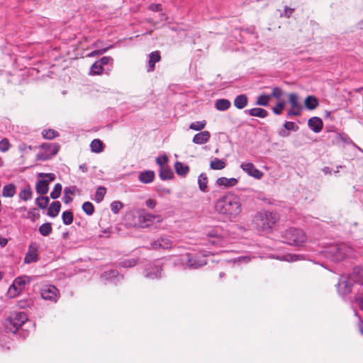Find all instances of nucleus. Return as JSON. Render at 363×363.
I'll return each instance as SVG.
<instances>
[{
  "mask_svg": "<svg viewBox=\"0 0 363 363\" xmlns=\"http://www.w3.org/2000/svg\"><path fill=\"white\" fill-rule=\"evenodd\" d=\"M215 210L225 220L232 221L241 213L242 205L238 196L227 194L216 201Z\"/></svg>",
  "mask_w": 363,
  "mask_h": 363,
  "instance_id": "obj_1",
  "label": "nucleus"
},
{
  "mask_svg": "<svg viewBox=\"0 0 363 363\" xmlns=\"http://www.w3.org/2000/svg\"><path fill=\"white\" fill-rule=\"evenodd\" d=\"M352 248L345 242H337L325 246L322 251L323 256L333 262H340L352 253Z\"/></svg>",
  "mask_w": 363,
  "mask_h": 363,
  "instance_id": "obj_2",
  "label": "nucleus"
},
{
  "mask_svg": "<svg viewBox=\"0 0 363 363\" xmlns=\"http://www.w3.org/2000/svg\"><path fill=\"white\" fill-rule=\"evenodd\" d=\"M279 216L276 212L260 211L254 218V223L262 230L272 228L279 220Z\"/></svg>",
  "mask_w": 363,
  "mask_h": 363,
  "instance_id": "obj_3",
  "label": "nucleus"
},
{
  "mask_svg": "<svg viewBox=\"0 0 363 363\" xmlns=\"http://www.w3.org/2000/svg\"><path fill=\"white\" fill-rule=\"evenodd\" d=\"M306 240L304 232L298 228H291L281 235V241L289 245L299 246Z\"/></svg>",
  "mask_w": 363,
  "mask_h": 363,
  "instance_id": "obj_4",
  "label": "nucleus"
},
{
  "mask_svg": "<svg viewBox=\"0 0 363 363\" xmlns=\"http://www.w3.org/2000/svg\"><path fill=\"white\" fill-rule=\"evenodd\" d=\"M40 148L44 152L37 154L36 158L40 161H45L55 156L58 152L60 147L56 143H45L40 146Z\"/></svg>",
  "mask_w": 363,
  "mask_h": 363,
  "instance_id": "obj_5",
  "label": "nucleus"
},
{
  "mask_svg": "<svg viewBox=\"0 0 363 363\" xmlns=\"http://www.w3.org/2000/svg\"><path fill=\"white\" fill-rule=\"evenodd\" d=\"M57 289L52 285L43 286L40 290L42 298L56 302L57 299Z\"/></svg>",
  "mask_w": 363,
  "mask_h": 363,
  "instance_id": "obj_6",
  "label": "nucleus"
},
{
  "mask_svg": "<svg viewBox=\"0 0 363 363\" xmlns=\"http://www.w3.org/2000/svg\"><path fill=\"white\" fill-rule=\"evenodd\" d=\"M172 246L173 242L167 236H162L150 243V249L152 250H168L172 248Z\"/></svg>",
  "mask_w": 363,
  "mask_h": 363,
  "instance_id": "obj_7",
  "label": "nucleus"
},
{
  "mask_svg": "<svg viewBox=\"0 0 363 363\" xmlns=\"http://www.w3.org/2000/svg\"><path fill=\"white\" fill-rule=\"evenodd\" d=\"M352 284L350 277L341 276L337 284V291L341 295L349 294L352 290Z\"/></svg>",
  "mask_w": 363,
  "mask_h": 363,
  "instance_id": "obj_8",
  "label": "nucleus"
},
{
  "mask_svg": "<svg viewBox=\"0 0 363 363\" xmlns=\"http://www.w3.org/2000/svg\"><path fill=\"white\" fill-rule=\"evenodd\" d=\"M186 264L191 269H198L205 264H206V259L203 255L201 258H199L197 256L192 254H187Z\"/></svg>",
  "mask_w": 363,
  "mask_h": 363,
  "instance_id": "obj_9",
  "label": "nucleus"
},
{
  "mask_svg": "<svg viewBox=\"0 0 363 363\" xmlns=\"http://www.w3.org/2000/svg\"><path fill=\"white\" fill-rule=\"evenodd\" d=\"M206 235L208 238L213 239L209 240L211 245H220L223 242L222 230L220 228H214L209 230L206 233Z\"/></svg>",
  "mask_w": 363,
  "mask_h": 363,
  "instance_id": "obj_10",
  "label": "nucleus"
},
{
  "mask_svg": "<svg viewBox=\"0 0 363 363\" xmlns=\"http://www.w3.org/2000/svg\"><path fill=\"white\" fill-rule=\"evenodd\" d=\"M38 260V247L36 244H30L25 256L24 262L30 264Z\"/></svg>",
  "mask_w": 363,
  "mask_h": 363,
  "instance_id": "obj_11",
  "label": "nucleus"
},
{
  "mask_svg": "<svg viewBox=\"0 0 363 363\" xmlns=\"http://www.w3.org/2000/svg\"><path fill=\"white\" fill-rule=\"evenodd\" d=\"M158 216L152 215L145 212H143L140 214L139 222L142 228H146L150 226Z\"/></svg>",
  "mask_w": 363,
  "mask_h": 363,
  "instance_id": "obj_12",
  "label": "nucleus"
},
{
  "mask_svg": "<svg viewBox=\"0 0 363 363\" xmlns=\"http://www.w3.org/2000/svg\"><path fill=\"white\" fill-rule=\"evenodd\" d=\"M309 128L315 133H320L323 126L322 120L319 117H312L308 121Z\"/></svg>",
  "mask_w": 363,
  "mask_h": 363,
  "instance_id": "obj_13",
  "label": "nucleus"
},
{
  "mask_svg": "<svg viewBox=\"0 0 363 363\" xmlns=\"http://www.w3.org/2000/svg\"><path fill=\"white\" fill-rule=\"evenodd\" d=\"M28 320L27 314L24 312H18L11 318V322L16 330H18Z\"/></svg>",
  "mask_w": 363,
  "mask_h": 363,
  "instance_id": "obj_14",
  "label": "nucleus"
},
{
  "mask_svg": "<svg viewBox=\"0 0 363 363\" xmlns=\"http://www.w3.org/2000/svg\"><path fill=\"white\" fill-rule=\"evenodd\" d=\"M211 138V134L208 131L205 130L196 134L193 138V143L197 145H203L206 143Z\"/></svg>",
  "mask_w": 363,
  "mask_h": 363,
  "instance_id": "obj_15",
  "label": "nucleus"
},
{
  "mask_svg": "<svg viewBox=\"0 0 363 363\" xmlns=\"http://www.w3.org/2000/svg\"><path fill=\"white\" fill-rule=\"evenodd\" d=\"M161 56L159 51H154L149 55L147 72H153L155 68V64L160 61Z\"/></svg>",
  "mask_w": 363,
  "mask_h": 363,
  "instance_id": "obj_16",
  "label": "nucleus"
},
{
  "mask_svg": "<svg viewBox=\"0 0 363 363\" xmlns=\"http://www.w3.org/2000/svg\"><path fill=\"white\" fill-rule=\"evenodd\" d=\"M161 267L159 264H154L146 270L145 277L152 279L161 277Z\"/></svg>",
  "mask_w": 363,
  "mask_h": 363,
  "instance_id": "obj_17",
  "label": "nucleus"
},
{
  "mask_svg": "<svg viewBox=\"0 0 363 363\" xmlns=\"http://www.w3.org/2000/svg\"><path fill=\"white\" fill-rule=\"evenodd\" d=\"M155 172L152 170H147L139 174L138 179L143 184H149L154 180Z\"/></svg>",
  "mask_w": 363,
  "mask_h": 363,
  "instance_id": "obj_18",
  "label": "nucleus"
},
{
  "mask_svg": "<svg viewBox=\"0 0 363 363\" xmlns=\"http://www.w3.org/2000/svg\"><path fill=\"white\" fill-rule=\"evenodd\" d=\"M238 179L235 178L220 177L216 180V184L220 186L232 187L237 184Z\"/></svg>",
  "mask_w": 363,
  "mask_h": 363,
  "instance_id": "obj_19",
  "label": "nucleus"
},
{
  "mask_svg": "<svg viewBox=\"0 0 363 363\" xmlns=\"http://www.w3.org/2000/svg\"><path fill=\"white\" fill-rule=\"evenodd\" d=\"M36 191L40 195H45L48 193L49 190V184L48 181L42 179L38 181L36 183Z\"/></svg>",
  "mask_w": 363,
  "mask_h": 363,
  "instance_id": "obj_20",
  "label": "nucleus"
},
{
  "mask_svg": "<svg viewBox=\"0 0 363 363\" xmlns=\"http://www.w3.org/2000/svg\"><path fill=\"white\" fill-rule=\"evenodd\" d=\"M174 169L176 173L182 177H185L189 172L188 165L184 164L181 162H176L174 164Z\"/></svg>",
  "mask_w": 363,
  "mask_h": 363,
  "instance_id": "obj_21",
  "label": "nucleus"
},
{
  "mask_svg": "<svg viewBox=\"0 0 363 363\" xmlns=\"http://www.w3.org/2000/svg\"><path fill=\"white\" fill-rule=\"evenodd\" d=\"M231 103L228 99H220L215 101V107L217 110L223 111L228 110L230 107Z\"/></svg>",
  "mask_w": 363,
  "mask_h": 363,
  "instance_id": "obj_22",
  "label": "nucleus"
},
{
  "mask_svg": "<svg viewBox=\"0 0 363 363\" xmlns=\"http://www.w3.org/2000/svg\"><path fill=\"white\" fill-rule=\"evenodd\" d=\"M60 208L61 204L60 201H53L48 208V215L52 218L56 217L60 213Z\"/></svg>",
  "mask_w": 363,
  "mask_h": 363,
  "instance_id": "obj_23",
  "label": "nucleus"
},
{
  "mask_svg": "<svg viewBox=\"0 0 363 363\" xmlns=\"http://www.w3.org/2000/svg\"><path fill=\"white\" fill-rule=\"evenodd\" d=\"M300 255L295 254H286L279 256H272L273 258L279 259L280 261L293 262L300 259Z\"/></svg>",
  "mask_w": 363,
  "mask_h": 363,
  "instance_id": "obj_24",
  "label": "nucleus"
},
{
  "mask_svg": "<svg viewBox=\"0 0 363 363\" xmlns=\"http://www.w3.org/2000/svg\"><path fill=\"white\" fill-rule=\"evenodd\" d=\"M247 102L248 99L247 96L245 94H240L235 99L234 106L238 109H242L247 106Z\"/></svg>",
  "mask_w": 363,
  "mask_h": 363,
  "instance_id": "obj_25",
  "label": "nucleus"
},
{
  "mask_svg": "<svg viewBox=\"0 0 363 363\" xmlns=\"http://www.w3.org/2000/svg\"><path fill=\"white\" fill-rule=\"evenodd\" d=\"M16 188L13 184H9L4 186L2 196L4 197H13L16 194Z\"/></svg>",
  "mask_w": 363,
  "mask_h": 363,
  "instance_id": "obj_26",
  "label": "nucleus"
},
{
  "mask_svg": "<svg viewBox=\"0 0 363 363\" xmlns=\"http://www.w3.org/2000/svg\"><path fill=\"white\" fill-rule=\"evenodd\" d=\"M160 177L162 180L170 179L173 177L174 173L169 167H162L160 169Z\"/></svg>",
  "mask_w": 363,
  "mask_h": 363,
  "instance_id": "obj_27",
  "label": "nucleus"
},
{
  "mask_svg": "<svg viewBox=\"0 0 363 363\" xmlns=\"http://www.w3.org/2000/svg\"><path fill=\"white\" fill-rule=\"evenodd\" d=\"M305 106L309 110L315 109L318 105V99L313 96H308L304 101Z\"/></svg>",
  "mask_w": 363,
  "mask_h": 363,
  "instance_id": "obj_28",
  "label": "nucleus"
},
{
  "mask_svg": "<svg viewBox=\"0 0 363 363\" xmlns=\"http://www.w3.org/2000/svg\"><path fill=\"white\" fill-rule=\"evenodd\" d=\"M208 184V178L206 174L204 173H201L198 177V184L199 186V189L203 192H206Z\"/></svg>",
  "mask_w": 363,
  "mask_h": 363,
  "instance_id": "obj_29",
  "label": "nucleus"
},
{
  "mask_svg": "<svg viewBox=\"0 0 363 363\" xmlns=\"http://www.w3.org/2000/svg\"><path fill=\"white\" fill-rule=\"evenodd\" d=\"M210 167L213 169L220 170L225 168V162L222 160L214 158L211 160Z\"/></svg>",
  "mask_w": 363,
  "mask_h": 363,
  "instance_id": "obj_30",
  "label": "nucleus"
},
{
  "mask_svg": "<svg viewBox=\"0 0 363 363\" xmlns=\"http://www.w3.org/2000/svg\"><path fill=\"white\" fill-rule=\"evenodd\" d=\"M90 147L93 152L99 153L102 152L104 145L103 143L99 139H94L91 143Z\"/></svg>",
  "mask_w": 363,
  "mask_h": 363,
  "instance_id": "obj_31",
  "label": "nucleus"
},
{
  "mask_svg": "<svg viewBox=\"0 0 363 363\" xmlns=\"http://www.w3.org/2000/svg\"><path fill=\"white\" fill-rule=\"evenodd\" d=\"M52 231V228L50 223H43L39 227V233L43 236H48L50 234H51Z\"/></svg>",
  "mask_w": 363,
  "mask_h": 363,
  "instance_id": "obj_32",
  "label": "nucleus"
},
{
  "mask_svg": "<svg viewBox=\"0 0 363 363\" xmlns=\"http://www.w3.org/2000/svg\"><path fill=\"white\" fill-rule=\"evenodd\" d=\"M19 198L25 201L32 199V190L30 186L24 188L19 193Z\"/></svg>",
  "mask_w": 363,
  "mask_h": 363,
  "instance_id": "obj_33",
  "label": "nucleus"
},
{
  "mask_svg": "<svg viewBox=\"0 0 363 363\" xmlns=\"http://www.w3.org/2000/svg\"><path fill=\"white\" fill-rule=\"evenodd\" d=\"M289 102L292 108L303 107L301 104L298 102V95L295 93L289 94Z\"/></svg>",
  "mask_w": 363,
  "mask_h": 363,
  "instance_id": "obj_34",
  "label": "nucleus"
},
{
  "mask_svg": "<svg viewBox=\"0 0 363 363\" xmlns=\"http://www.w3.org/2000/svg\"><path fill=\"white\" fill-rule=\"evenodd\" d=\"M106 194V189L104 186H99L97 188L95 194V201L96 203H100L103 201Z\"/></svg>",
  "mask_w": 363,
  "mask_h": 363,
  "instance_id": "obj_35",
  "label": "nucleus"
},
{
  "mask_svg": "<svg viewBox=\"0 0 363 363\" xmlns=\"http://www.w3.org/2000/svg\"><path fill=\"white\" fill-rule=\"evenodd\" d=\"M118 275L119 274H118V272H116L115 270H110L108 272H105L102 274L101 279H104V281H112L114 279H117Z\"/></svg>",
  "mask_w": 363,
  "mask_h": 363,
  "instance_id": "obj_36",
  "label": "nucleus"
},
{
  "mask_svg": "<svg viewBox=\"0 0 363 363\" xmlns=\"http://www.w3.org/2000/svg\"><path fill=\"white\" fill-rule=\"evenodd\" d=\"M268 114V112L262 108H251V116H257L259 118H265Z\"/></svg>",
  "mask_w": 363,
  "mask_h": 363,
  "instance_id": "obj_37",
  "label": "nucleus"
},
{
  "mask_svg": "<svg viewBox=\"0 0 363 363\" xmlns=\"http://www.w3.org/2000/svg\"><path fill=\"white\" fill-rule=\"evenodd\" d=\"M49 201L48 196H40L35 199V203L39 208L44 209L48 206Z\"/></svg>",
  "mask_w": 363,
  "mask_h": 363,
  "instance_id": "obj_38",
  "label": "nucleus"
},
{
  "mask_svg": "<svg viewBox=\"0 0 363 363\" xmlns=\"http://www.w3.org/2000/svg\"><path fill=\"white\" fill-rule=\"evenodd\" d=\"M104 67L97 61L95 62L91 67L89 74L96 75L102 73Z\"/></svg>",
  "mask_w": 363,
  "mask_h": 363,
  "instance_id": "obj_39",
  "label": "nucleus"
},
{
  "mask_svg": "<svg viewBox=\"0 0 363 363\" xmlns=\"http://www.w3.org/2000/svg\"><path fill=\"white\" fill-rule=\"evenodd\" d=\"M42 135L45 139L52 140L58 136V133L53 129H48L42 131Z\"/></svg>",
  "mask_w": 363,
  "mask_h": 363,
  "instance_id": "obj_40",
  "label": "nucleus"
},
{
  "mask_svg": "<svg viewBox=\"0 0 363 363\" xmlns=\"http://www.w3.org/2000/svg\"><path fill=\"white\" fill-rule=\"evenodd\" d=\"M271 99V96L267 94L260 95L256 101V104L259 106H267Z\"/></svg>",
  "mask_w": 363,
  "mask_h": 363,
  "instance_id": "obj_41",
  "label": "nucleus"
},
{
  "mask_svg": "<svg viewBox=\"0 0 363 363\" xmlns=\"http://www.w3.org/2000/svg\"><path fill=\"white\" fill-rule=\"evenodd\" d=\"M206 125V121H196L190 124L189 128L196 131H200L205 128Z\"/></svg>",
  "mask_w": 363,
  "mask_h": 363,
  "instance_id": "obj_42",
  "label": "nucleus"
},
{
  "mask_svg": "<svg viewBox=\"0 0 363 363\" xmlns=\"http://www.w3.org/2000/svg\"><path fill=\"white\" fill-rule=\"evenodd\" d=\"M82 210L86 215L91 216L94 213V206L91 202L86 201L82 205Z\"/></svg>",
  "mask_w": 363,
  "mask_h": 363,
  "instance_id": "obj_43",
  "label": "nucleus"
},
{
  "mask_svg": "<svg viewBox=\"0 0 363 363\" xmlns=\"http://www.w3.org/2000/svg\"><path fill=\"white\" fill-rule=\"evenodd\" d=\"M62 219L65 225H70L73 221V214L71 211H64L62 215Z\"/></svg>",
  "mask_w": 363,
  "mask_h": 363,
  "instance_id": "obj_44",
  "label": "nucleus"
},
{
  "mask_svg": "<svg viewBox=\"0 0 363 363\" xmlns=\"http://www.w3.org/2000/svg\"><path fill=\"white\" fill-rule=\"evenodd\" d=\"M347 136L343 133H335L332 142L333 144H339L340 142L347 143Z\"/></svg>",
  "mask_w": 363,
  "mask_h": 363,
  "instance_id": "obj_45",
  "label": "nucleus"
},
{
  "mask_svg": "<svg viewBox=\"0 0 363 363\" xmlns=\"http://www.w3.org/2000/svg\"><path fill=\"white\" fill-rule=\"evenodd\" d=\"M62 191V185L59 183L56 184L53 188V190L50 193V197L52 199H58L60 196Z\"/></svg>",
  "mask_w": 363,
  "mask_h": 363,
  "instance_id": "obj_46",
  "label": "nucleus"
},
{
  "mask_svg": "<svg viewBox=\"0 0 363 363\" xmlns=\"http://www.w3.org/2000/svg\"><path fill=\"white\" fill-rule=\"evenodd\" d=\"M303 110V107L298 108H292L288 111L286 116L288 118H291L292 116H299L301 114V111Z\"/></svg>",
  "mask_w": 363,
  "mask_h": 363,
  "instance_id": "obj_47",
  "label": "nucleus"
},
{
  "mask_svg": "<svg viewBox=\"0 0 363 363\" xmlns=\"http://www.w3.org/2000/svg\"><path fill=\"white\" fill-rule=\"evenodd\" d=\"M123 207V204L118 201H113L111 203V210L115 214H117Z\"/></svg>",
  "mask_w": 363,
  "mask_h": 363,
  "instance_id": "obj_48",
  "label": "nucleus"
},
{
  "mask_svg": "<svg viewBox=\"0 0 363 363\" xmlns=\"http://www.w3.org/2000/svg\"><path fill=\"white\" fill-rule=\"evenodd\" d=\"M284 107H285V102L279 101L276 104L275 106H274L272 108V111L275 115H280V114H281Z\"/></svg>",
  "mask_w": 363,
  "mask_h": 363,
  "instance_id": "obj_49",
  "label": "nucleus"
},
{
  "mask_svg": "<svg viewBox=\"0 0 363 363\" xmlns=\"http://www.w3.org/2000/svg\"><path fill=\"white\" fill-rule=\"evenodd\" d=\"M21 291V289H18L17 286H14V285L11 284L8 290L7 295L9 298H14Z\"/></svg>",
  "mask_w": 363,
  "mask_h": 363,
  "instance_id": "obj_50",
  "label": "nucleus"
},
{
  "mask_svg": "<svg viewBox=\"0 0 363 363\" xmlns=\"http://www.w3.org/2000/svg\"><path fill=\"white\" fill-rule=\"evenodd\" d=\"M283 94V90L281 88L276 86L272 89V94L269 96H271V97H274L277 99L280 100L281 99Z\"/></svg>",
  "mask_w": 363,
  "mask_h": 363,
  "instance_id": "obj_51",
  "label": "nucleus"
},
{
  "mask_svg": "<svg viewBox=\"0 0 363 363\" xmlns=\"http://www.w3.org/2000/svg\"><path fill=\"white\" fill-rule=\"evenodd\" d=\"M26 281L23 277H17L14 279L12 285L14 286H17L18 289H21V291L23 289L24 286L26 285Z\"/></svg>",
  "mask_w": 363,
  "mask_h": 363,
  "instance_id": "obj_52",
  "label": "nucleus"
},
{
  "mask_svg": "<svg viewBox=\"0 0 363 363\" xmlns=\"http://www.w3.org/2000/svg\"><path fill=\"white\" fill-rule=\"evenodd\" d=\"M10 148V143L7 138H4L0 141V151L7 152Z\"/></svg>",
  "mask_w": 363,
  "mask_h": 363,
  "instance_id": "obj_53",
  "label": "nucleus"
},
{
  "mask_svg": "<svg viewBox=\"0 0 363 363\" xmlns=\"http://www.w3.org/2000/svg\"><path fill=\"white\" fill-rule=\"evenodd\" d=\"M284 128L286 129L288 131L291 130L296 132L298 130V126L291 121H286L284 124Z\"/></svg>",
  "mask_w": 363,
  "mask_h": 363,
  "instance_id": "obj_54",
  "label": "nucleus"
},
{
  "mask_svg": "<svg viewBox=\"0 0 363 363\" xmlns=\"http://www.w3.org/2000/svg\"><path fill=\"white\" fill-rule=\"evenodd\" d=\"M156 162L160 167V168L166 167H167V164L168 162V157L166 155L157 157L156 158Z\"/></svg>",
  "mask_w": 363,
  "mask_h": 363,
  "instance_id": "obj_55",
  "label": "nucleus"
},
{
  "mask_svg": "<svg viewBox=\"0 0 363 363\" xmlns=\"http://www.w3.org/2000/svg\"><path fill=\"white\" fill-rule=\"evenodd\" d=\"M263 173L259 169H256L251 163V177L259 179L262 177Z\"/></svg>",
  "mask_w": 363,
  "mask_h": 363,
  "instance_id": "obj_56",
  "label": "nucleus"
},
{
  "mask_svg": "<svg viewBox=\"0 0 363 363\" xmlns=\"http://www.w3.org/2000/svg\"><path fill=\"white\" fill-rule=\"evenodd\" d=\"M135 264H136V261L134 259H127L122 261L120 263V264L123 267H125V268L133 267L135 265Z\"/></svg>",
  "mask_w": 363,
  "mask_h": 363,
  "instance_id": "obj_57",
  "label": "nucleus"
},
{
  "mask_svg": "<svg viewBox=\"0 0 363 363\" xmlns=\"http://www.w3.org/2000/svg\"><path fill=\"white\" fill-rule=\"evenodd\" d=\"M108 48H104L103 50H94L88 54V57H95L102 55L103 53L106 52L108 50Z\"/></svg>",
  "mask_w": 363,
  "mask_h": 363,
  "instance_id": "obj_58",
  "label": "nucleus"
},
{
  "mask_svg": "<svg viewBox=\"0 0 363 363\" xmlns=\"http://www.w3.org/2000/svg\"><path fill=\"white\" fill-rule=\"evenodd\" d=\"M38 176L40 177H46L48 179L46 180L48 181V182H52L55 179V175L52 173H40Z\"/></svg>",
  "mask_w": 363,
  "mask_h": 363,
  "instance_id": "obj_59",
  "label": "nucleus"
},
{
  "mask_svg": "<svg viewBox=\"0 0 363 363\" xmlns=\"http://www.w3.org/2000/svg\"><path fill=\"white\" fill-rule=\"evenodd\" d=\"M148 9L152 11H160L162 10V6L160 4H152L148 6Z\"/></svg>",
  "mask_w": 363,
  "mask_h": 363,
  "instance_id": "obj_60",
  "label": "nucleus"
},
{
  "mask_svg": "<svg viewBox=\"0 0 363 363\" xmlns=\"http://www.w3.org/2000/svg\"><path fill=\"white\" fill-rule=\"evenodd\" d=\"M113 59L111 57L105 56L101 57L97 62L103 67L104 65H108Z\"/></svg>",
  "mask_w": 363,
  "mask_h": 363,
  "instance_id": "obj_61",
  "label": "nucleus"
},
{
  "mask_svg": "<svg viewBox=\"0 0 363 363\" xmlns=\"http://www.w3.org/2000/svg\"><path fill=\"white\" fill-rule=\"evenodd\" d=\"M145 204L149 208L152 209L155 207L157 202L154 199H149L146 201Z\"/></svg>",
  "mask_w": 363,
  "mask_h": 363,
  "instance_id": "obj_62",
  "label": "nucleus"
},
{
  "mask_svg": "<svg viewBox=\"0 0 363 363\" xmlns=\"http://www.w3.org/2000/svg\"><path fill=\"white\" fill-rule=\"evenodd\" d=\"M354 315H355V316L359 318L358 328H359V330L361 333V334L363 335V321L358 316L357 312L356 311H354Z\"/></svg>",
  "mask_w": 363,
  "mask_h": 363,
  "instance_id": "obj_63",
  "label": "nucleus"
},
{
  "mask_svg": "<svg viewBox=\"0 0 363 363\" xmlns=\"http://www.w3.org/2000/svg\"><path fill=\"white\" fill-rule=\"evenodd\" d=\"M240 167L250 175V162L241 164Z\"/></svg>",
  "mask_w": 363,
  "mask_h": 363,
  "instance_id": "obj_64",
  "label": "nucleus"
}]
</instances>
